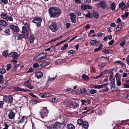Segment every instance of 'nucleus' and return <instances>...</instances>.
I'll use <instances>...</instances> for the list:
<instances>
[{
	"label": "nucleus",
	"mask_w": 129,
	"mask_h": 129,
	"mask_svg": "<svg viewBox=\"0 0 129 129\" xmlns=\"http://www.w3.org/2000/svg\"><path fill=\"white\" fill-rule=\"evenodd\" d=\"M83 122L82 119H80L78 120L77 121V123L79 125H82L83 124Z\"/></svg>",
	"instance_id": "c9c22d12"
},
{
	"label": "nucleus",
	"mask_w": 129,
	"mask_h": 129,
	"mask_svg": "<svg viewBox=\"0 0 129 129\" xmlns=\"http://www.w3.org/2000/svg\"><path fill=\"white\" fill-rule=\"evenodd\" d=\"M15 115V114L11 111L8 114V116L10 119H12L14 118Z\"/></svg>",
	"instance_id": "ddd939ff"
},
{
	"label": "nucleus",
	"mask_w": 129,
	"mask_h": 129,
	"mask_svg": "<svg viewBox=\"0 0 129 129\" xmlns=\"http://www.w3.org/2000/svg\"><path fill=\"white\" fill-rule=\"evenodd\" d=\"M68 52L70 53V54H75V51L73 50H71L69 51Z\"/></svg>",
	"instance_id": "8fccbe9b"
},
{
	"label": "nucleus",
	"mask_w": 129,
	"mask_h": 129,
	"mask_svg": "<svg viewBox=\"0 0 129 129\" xmlns=\"http://www.w3.org/2000/svg\"><path fill=\"white\" fill-rule=\"evenodd\" d=\"M73 106L75 107H77L78 106V104L76 103H73L72 105Z\"/></svg>",
	"instance_id": "4d7b16f0"
},
{
	"label": "nucleus",
	"mask_w": 129,
	"mask_h": 129,
	"mask_svg": "<svg viewBox=\"0 0 129 129\" xmlns=\"http://www.w3.org/2000/svg\"><path fill=\"white\" fill-rule=\"evenodd\" d=\"M47 55V54L45 53H41L35 57L33 59L36 61H42L45 58Z\"/></svg>",
	"instance_id": "f03ea898"
},
{
	"label": "nucleus",
	"mask_w": 129,
	"mask_h": 129,
	"mask_svg": "<svg viewBox=\"0 0 129 129\" xmlns=\"http://www.w3.org/2000/svg\"><path fill=\"white\" fill-rule=\"evenodd\" d=\"M97 6L100 7H102L103 9H105L107 6V4L104 1H100L97 4Z\"/></svg>",
	"instance_id": "6e6552de"
},
{
	"label": "nucleus",
	"mask_w": 129,
	"mask_h": 129,
	"mask_svg": "<svg viewBox=\"0 0 129 129\" xmlns=\"http://www.w3.org/2000/svg\"><path fill=\"white\" fill-rule=\"evenodd\" d=\"M126 61L128 64L129 65V55L127 56L126 59Z\"/></svg>",
	"instance_id": "774afa93"
},
{
	"label": "nucleus",
	"mask_w": 129,
	"mask_h": 129,
	"mask_svg": "<svg viewBox=\"0 0 129 129\" xmlns=\"http://www.w3.org/2000/svg\"><path fill=\"white\" fill-rule=\"evenodd\" d=\"M81 94H83L84 95L88 94V91L85 88H84L82 90L81 89Z\"/></svg>",
	"instance_id": "6ab92c4d"
},
{
	"label": "nucleus",
	"mask_w": 129,
	"mask_h": 129,
	"mask_svg": "<svg viewBox=\"0 0 129 129\" xmlns=\"http://www.w3.org/2000/svg\"><path fill=\"white\" fill-rule=\"evenodd\" d=\"M96 92V90L94 89H91L90 90V93L91 94H94Z\"/></svg>",
	"instance_id": "a18cd8bd"
},
{
	"label": "nucleus",
	"mask_w": 129,
	"mask_h": 129,
	"mask_svg": "<svg viewBox=\"0 0 129 129\" xmlns=\"http://www.w3.org/2000/svg\"><path fill=\"white\" fill-rule=\"evenodd\" d=\"M67 127L68 129H75V126L71 123L68 124Z\"/></svg>",
	"instance_id": "4be33fe9"
},
{
	"label": "nucleus",
	"mask_w": 129,
	"mask_h": 129,
	"mask_svg": "<svg viewBox=\"0 0 129 129\" xmlns=\"http://www.w3.org/2000/svg\"><path fill=\"white\" fill-rule=\"evenodd\" d=\"M66 26L67 28H69L70 26V24L69 23H67L66 24Z\"/></svg>",
	"instance_id": "338daca9"
},
{
	"label": "nucleus",
	"mask_w": 129,
	"mask_h": 129,
	"mask_svg": "<svg viewBox=\"0 0 129 129\" xmlns=\"http://www.w3.org/2000/svg\"><path fill=\"white\" fill-rule=\"evenodd\" d=\"M8 84V82L6 81L5 83L3 84V85L1 86V87L2 88H4L6 87Z\"/></svg>",
	"instance_id": "7c9ffc66"
},
{
	"label": "nucleus",
	"mask_w": 129,
	"mask_h": 129,
	"mask_svg": "<svg viewBox=\"0 0 129 129\" xmlns=\"http://www.w3.org/2000/svg\"><path fill=\"white\" fill-rule=\"evenodd\" d=\"M11 65L10 64H8L7 65V70L8 71L11 68Z\"/></svg>",
	"instance_id": "a19ab883"
},
{
	"label": "nucleus",
	"mask_w": 129,
	"mask_h": 129,
	"mask_svg": "<svg viewBox=\"0 0 129 129\" xmlns=\"http://www.w3.org/2000/svg\"><path fill=\"white\" fill-rule=\"evenodd\" d=\"M128 12H127L125 13L124 15H121V16L122 18L124 19L125 17L126 18H127V17L128 16Z\"/></svg>",
	"instance_id": "f704fd0d"
},
{
	"label": "nucleus",
	"mask_w": 129,
	"mask_h": 129,
	"mask_svg": "<svg viewBox=\"0 0 129 129\" xmlns=\"http://www.w3.org/2000/svg\"><path fill=\"white\" fill-rule=\"evenodd\" d=\"M39 115H41V117L43 118H44V115H45V113L44 112H39Z\"/></svg>",
	"instance_id": "37998d69"
},
{
	"label": "nucleus",
	"mask_w": 129,
	"mask_h": 129,
	"mask_svg": "<svg viewBox=\"0 0 129 129\" xmlns=\"http://www.w3.org/2000/svg\"><path fill=\"white\" fill-rule=\"evenodd\" d=\"M93 17L95 18H98L99 17L98 13L96 12L93 11Z\"/></svg>",
	"instance_id": "b1692460"
},
{
	"label": "nucleus",
	"mask_w": 129,
	"mask_h": 129,
	"mask_svg": "<svg viewBox=\"0 0 129 129\" xmlns=\"http://www.w3.org/2000/svg\"><path fill=\"white\" fill-rule=\"evenodd\" d=\"M39 66V65L37 63H35L33 65V67L34 68H36L37 67H38Z\"/></svg>",
	"instance_id": "6e6d98bb"
},
{
	"label": "nucleus",
	"mask_w": 129,
	"mask_h": 129,
	"mask_svg": "<svg viewBox=\"0 0 129 129\" xmlns=\"http://www.w3.org/2000/svg\"><path fill=\"white\" fill-rule=\"evenodd\" d=\"M35 38L33 36H31L29 38V40H30V42L31 43H34V41L35 40Z\"/></svg>",
	"instance_id": "c756f323"
},
{
	"label": "nucleus",
	"mask_w": 129,
	"mask_h": 129,
	"mask_svg": "<svg viewBox=\"0 0 129 129\" xmlns=\"http://www.w3.org/2000/svg\"><path fill=\"white\" fill-rule=\"evenodd\" d=\"M114 42L113 40H111L108 43L109 45H111L113 44V43Z\"/></svg>",
	"instance_id": "680f3d73"
},
{
	"label": "nucleus",
	"mask_w": 129,
	"mask_h": 129,
	"mask_svg": "<svg viewBox=\"0 0 129 129\" xmlns=\"http://www.w3.org/2000/svg\"><path fill=\"white\" fill-rule=\"evenodd\" d=\"M10 27L12 30L15 32L18 33L19 31V28L17 26L13 24L11 25H10Z\"/></svg>",
	"instance_id": "423d86ee"
},
{
	"label": "nucleus",
	"mask_w": 129,
	"mask_h": 129,
	"mask_svg": "<svg viewBox=\"0 0 129 129\" xmlns=\"http://www.w3.org/2000/svg\"><path fill=\"white\" fill-rule=\"evenodd\" d=\"M100 42L99 41L95 40H92L90 41V43L91 45H94L99 44Z\"/></svg>",
	"instance_id": "4468645a"
},
{
	"label": "nucleus",
	"mask_w": 129,
	"mask_h": 129,
	"mask_svg": "<svg viewBox=\"0 0 129 129\" xmlns=\"http://www.w3.org/2000/svg\"><path fill=\"white\" fill-rule=\"evenodd\" d=\"M83 124L84 127L85 128H87L88 126V124L87 122L86 121H84L83 122Z\"/></svg>",
	"instance_id": "5701e85b"
},
{
	"label": "nucleus",
	"mask_w": 129,
	"mask_h": 129,
	"mask_svg": "<svg viewBox=\"0 0 129 129\" xmlns=\"http://www.w3.org/2000/svg\"><path fill=\"white\" fill-rule=\"evenodd\" d=\"M3 55L5 57H7L8 55V51H5L3 52Z\"/></svg>",
	"instance_id": "4c0bfd02"
},
{
	"label": "nucleus",
	"mask_w": 129,
	"mask_h": 129,
	"mask_svg": "<svg viewBox=\"0 0 129 129\" xmlns=\"http://www.w3.org/2000/svg\"><path fill=\"white\" fill-rule=\"evenodd\" d=\"M22 32L25 38L26 39H28V32L26 27L25 26L22 27Z\"/></svg>",
	"instance_id": "9d476101"
},
{
	"label": "nucleus",
	"mask_w": 129,
	"mask_h": 129,
	"mask_svg": "<svg viewBox=\"0 0 129 129\" xmlns=\"http://www.w3.org/2000/svg\"><path fill=\"white\" fill-rule=\"evenodd\" d=\"M68 47V44H66L64 46L61 48V50H63Z\"/></svg>",
	"instance_id": "ea45409f"
},
{
	"label": "nucleus",
	"mask_w": 129,
	"mask_h": 129,
	"mask_svg": "<svg viewBox=\"0 0 129 129\" xmlns=\"http://www.w3.org/2000/svg\"><path fill=\"white\" fill-rule=\"evenodd\" d=\"M125 40H124L120 44V45L121 46L123 47L125 45Z\"/></svg>",
	"instance_id": "49530a36"
},
{
	"label": "nucleus",
	"mask_w": 129,
	"mask_h": 129,
	"mask_svg": "<svg viewBox=\"0 0 129 129\" xmlns=\"http://www.w3.org/2000/svg\"><path fill=\"white\" fill-rule=\"evenodd\" d=\"M4 104L3 102L2 101H0V108H2Z\"/></svg>",
	"instance_id": "69168bd1"
},
{
	"label": "nucleus",
	"mask_w": 129,
	"mask_h": 129,
	"mask_svg": "<svg viewBox=\"0 0 129 129\" xmlns=\"http://www.w3.org/2000/svg\"><path fill=\"white\" fill-rule=\"evenodd\" d=\"M7 21H13V17L11 16H8L6 19Z\"/></svg>",
	"instance_id": "473e14b6"
},
{
	"label": "nucleus",
	"mask_w": 129,
	"mask_h": 129,
	"mask_svg": "<svg viewBox=\"0 0 129 129\" xmlns=\"http://www.w3.org/2000/svg\"><path fill=\"white\" fill-rule=\"evenodd\" d=\"M82 77L85 81H87L88 80L89 78L88 76L85 74H84L82 75Z\"/></svg>",
	"instance_id": "c85d7f7f"
},
{
	"label": "nucleus",
	"mask_w": 129,
	"mask_h": 129,
	"mask_svg": "<svg viewBox=\"0 0 129 129\" xmlns=\"http://www.w3.org/2000/svg\"><path fill=\"white\" fill-rule=\"evenodd\" d=\"M106 63H101L99 64L98 65V66L100 68V69H102L106 66Z\"/></svg>",
	"instance_id": "cd10ccee"
},
{
	"label": "nucleus",
	"mask_w": 129,
	"mask_h": 129,
	"mask_svg": "<svg viewBox=\"0 0 129 129\" xmlns=\"http://www.w3.org/2000/svg\"><path fill=\"white\" fill-rule=\"evenodd\" d=\"M110 7L112 10H114L115 9V5L114 3H113L110 5Z\"/></svg>",
	"instance_id": "2f4dec72"
},
{
	"label": "nucleus",
	"mask_w": 129,
	"mask_h": 129,
	"mask_svg": "<svg viewBox=\"0 0 129 129\" xmlns=\"http://www.w3.org/2000/svg\"><path fill=\"white\" fill-rule=\"evenodd\" d=\"M125 3H124L122 1L121 3H120L119 4V8H121L123 6L125 5Z\"/></svg>",
	"instance_id": "de8ad7c7"
},
{
	"label": "nucleus",
	"mask_w": 129,
	"mask_h": 129,
	"mask_svg": "<svg viewBox=\"0 0 129 129\" xmlns=\"http://www.w3.org/2000/svg\"><path fill=\"white\" fill-rule=\"evenodd\" d=\"M50 62L49 61L44 62L40 64V65L42 67H45L49 64Z\"/></svg>",
	"instance_id": "a211bd4d"
},
{
	"label": "nucleus",
	"mask_w": 129,
	"mask_h": 129,
	"mask_svg": "<svg viewBox=\"0 0 129 129\" xmlns=\"http://www.w3.org/2000/svg\"><path fill=\"white\" fill-rule=\"evenodd\" d=\"M70 16L72 21V22L75 23L76 22V20L75 19L76 17V15L74 13H71L70 14Z\"/></svg>",
	"instance_id": "1a4fd4ad"
},
{
	"label": "nucleus",
	"mask_w": 129,
	"mask_h": 129,
	"mask_svg": "<svg viewBox=\"0 0 129 129\" xmlns=\"http://www.w3.org/2000/svg\"><path fill=\"white\" fill-rule=\"evenodd\" d=\"M58 100V99H57V100L56 99V98L54 97L53 98H52V101L53 102H56Z\"/></svg>",
	"instance_id": "bf43d9fd"
},
{
	"label": "nucleus",
	"mask_w": 129,
	"mask_h": 129,
	"mask_svg": "<svg viewBox=\"0 0 129 129\" xmlns=\"http://www.w3.org/2000/svg\"><path fill=\"white\" fill-rule=\"evenodd\" d=\"M8 125L7 124L5 123V127L3 129H8Z\"/></svg>",
	"instance_id": "13d9d810"
},
{
	"label": "nucleus",
	"mask_w": 129,
	"mask_h": 129,
	"mask_svg": "<svg viewBox=\"0 0 129 129\" xmlns=\"http://www.w3.org/2000/svg\"><path fill=\"white\" fill-rule=\"evenodd\" d=\"M42 21V19L41 18H38L35 19L32 21L36 24V26L39 27L41 26V23Z\"/></svg>",
	"instance_id": "7ed1b4c3"
},
{
	"label": "nucleus",
	"mask_w": 129,
	"mask_h": 129,
	"mask_svg": "<svg viewBox=\"0 0 129 129\" xmlns=\"http://www.w3.org/2000/svg\"><path fill=\"white\" fill-rule=\"evenodd\" d=\"M4 82V79L3 75H0V83H3Z\"/></svg>",
	"instance_id": "79ce46f5"
},
{
	"label": "nucleus",
	"mask_w": 129,
	"mask_h": 129,
	"mask_svg": "<svg viewBox=\"0 0 129 129\" xmlns=\"http://www.w3.org/2000/svg\"><path fill=\"white\" fill-rule=\"evenodd\" d=\"M49 28L53 32H55L58 29L56 23L53 22L49 26Z\"/></svg>",
	"instance_id": "20e7f679"
},
{
	"label": "nucleus",
	"mask_w": 129,
	"mask_h": 129,
	"mask_svg": "<svg viewBox=\"0 0 129 129\" xmlns=\"http://www.w3.org/2000/svg\"><path fill=\"white\" fill-rule=\"evenodd\" d=\"M1 1L4 4H7L8 3V0H1Z\"/></svg>",
	"instance_id": "603ef678"
},
{
	"label": "nucleus",
	"mask_w": 129,
	"mask_h": 129,
	"mask_svg": "<svg viewBox=\"0 0 129 129\" xmlns=\"http://www.w3.org/2000/svg\"><path fill=\"white\" fill-rule=\"evenodd\" d=\"M115 81L114 79L113 82H111V88L114 89L115 88Z\"/></svg>",
	"instance_id": "a878e982"
},
{
	"label": "nucleus",
	"mask_w": 129,
	"mask_h": 129,
	"mask_svg": "<svg viewBox=\"0 0 129 129\" xmlns=\"http://www.w3.org/2000/svg\"><path fill=\"white\" fill-rule=\"evenodd\" d=\"M8 99L10 103H11L13 102V97L11 95H10L8 96Z\"/></svg>",
	"instance_id": "58836bf2"
},
{
	"label": "nucleus",
	"mask_w": 129,
	"mask_h": 129,
	"mask_svg": "<svg viewBox=\"0 0 129 129\" xmlns=\"http://www.w3.org/2000/svg\"><path fill=\"white\" fill-rule=\"evenodd\" d=\"M49 13L51 17H58L61 13V11L58 8L52 7L49 8Z\"/></svg>",
	"instance_id": "f257e3e1"
},
{
	"label": "nucleus",
	"mask_w": 129,
	"mask_h": 129,
	"mask_svg": "<svg viewBox=\"0 0 129 129\" xmlns=\"http://www.w3.org/2000/svg\"><path fill=\"white\" fill-rule=\"evenodd\" d=\"M31 80L29 79L24 82V85L28 88L31 89H33L34 88V87L31 84Z\"/></svg>",
	"instance_id": "39448f33"
},
{
	"label": "nucleus",
	"mask_w": 129,
	"mask_h": 129,
	"mask_svg": "<svg viewBox=\"0 0 129 129\" xmlns=\"http://www.w3.org/2000/svg\"><path fill=\"white\" fill-rule=\"evenodd\" d=\"M34 71V70L33 68H30L29 69L28 71L26 72V73H29V72H31Z\"/></svg>",
	"instance_id": "09e8293b"
},
{
	"label": "nucleus",
	"mask_w": 129,
	"mask_h": 129,
	"mask_svg": "<svg viewBox=\"0 0 129 129\" xmlns=\"http://www.w3.org/2000/svg\"><path fill=\"white\" fill-rule=\"evenodd\" d=\"M108 84V83H107L106 84H103L100 85H94V86H93L94 87H92L91 88H97L99 89V88L102 87L103 86H106Z\"/></svg>",
	"instance_id": "2eb2a0df"
},
{
	"label": "nucleus",
	"mask_w": 129,
	"mask_h": 129,
	"mask_svg": "<svg viewBox=\"0 0 129 129\" xmlns=\"http://www.w3.org/2000/svg\"><path fill=\"white\" fill-rule=\"evenodd\" d=\"M10 57H12L14 59H16L18 57L17 53L15 52H13L10 53L8 55Z\"/></svg>",
	"instance_id": "0eeeda50"
},
{
	"label": "nucleus",
	"mask_w": 129,
	"mask_h": 129,
	"mask_svg": "<svg viewBox=\"0 0 129 129\" xmlns=\"http://www.w3.org/2000/svg\"><path fill=\"white\" fill-rule=\"evenodd\" d=\"M124 26V24L123 23L119 24L116 27V31L120 30Z\"/></svg>",
	"instance_id": "dca6fc26"
},
{
	"label": "nucleus",
	"mask_w": 129,
	"mask_h": 129,
	"mask_svg": "<svg viewBox=\"0 0 129 129\" xmlns=\"http://www.w3.org/2000/svg\"><path fill=\"white\" fill-rule=\"evenodd\" d=\"M57 75L55 73L51 75L50 76H49L48 78V81H53L54 80L56 77Z\"/></svg>",
	"instance_id": "f8f14e48"
},
{
	"label": "nucleus",
	"mask_w": 129,
	"mask_h": 129,
	"mask_svg": "<svg viewBox=\"0 0 129 129\" xmlns=\"http://www.w3.org/2000/svg\"><path fill=\"white\" fill-rule=\"evenodd\" d=\"M8 24L6 21L3 20H0V25H2L4 26H6Z\"/></svg>",
	"instance_id": "f3484780"
},
{
	"label": "nucleus",
	"mask_w": 129,
	"mask_h": 129,
	"mask_svg": "<svg viewBox=\"0 0 129 129\" xmlns=\"http://www.w3.org/2000/svg\"><path fill=\"white\" fill-rule=\"evenodd\" d=\"M117 84L118 86H120L121 85V82L120 80L118 79H117Z\"/></svg>",
	"instance_id": "c03bdc74"
},
{
	"label": "nucleus",
	"mask_w": 129,
	"mask_h": 129,
	"mask_svg": "<svg viewBox=\"0 0 129 129\" xmlns=\"http://www.w3.org/2000/svg\"><path fill=\"white\" fill-rule=\"evenodd\" d=\"M45 97H49L51 96L52 95L50 93L45 94H44Z\"/></svg>",
	"instance_id": "5fc2aeb1"
},
{
	"label": "nucleus",
	"mask_w": 129,
	"mask_h": 129,
	"mask_svg": "<svg viewBox=\"0 0 129 129\" xmlns=\"http://www.w3.org/2000/svg\"><path fill=\"white\" fill-rule=\"evenodd\" d=\"M35 75L38 78H40L43 76V73H36Z\"/></svg>",
	"instance_id": "393cba45"
},
{
	"label": "nucleus",
	"mask_w": 129,
	"mask_h": 129,
	"mask_svg": "<svg viewBox=\"0 0 129 129\" xmlns=\"http://www.w3.org/2000/svg\"><path fill=\"white\" fill-rule=\"evenodd\" d=\"M62 125L63 124L62 123L57 122L55 123L53 127L55 128H60Z\"/></svg>",
	"instance_id": "9b49d317"
},
{
	"label": "nucleus",
	"mask_w": 129,
	"mask_h": 129,
	"mask_svg": "<svg viewBox=\"0 0 129 129\" xmlns=\"http://www.w3.org/2000/svg\"><path fill=\"white\" fill-rule=\"evenodd\" d=\"M10 32V30L8 27L6 28L5 30V33L7 35H9Z\"/></svg>",
	"instance_id": "bb28decb"
},
{
	"label": "nucleus",
	"mask_w": 129,
	"mask_h": 129,
	"mask_svg": "<svg viewBox=\"0 0 129 129\" xmlns=\"http://www.w3.org/2000/svg\"><path fill=\"white\" fill-rule=\"evenodd\" d=\"M85 16L86 17L90 18L92 17V14L90 12H88L87 14L85 15Z\"/></svg>",
	"instance_id": "e433bc0d"
},
{
	"label": "nucleus",
	"mask_w": 129,
	"mask_h": 129,
	"mask_svg": "<svg viewBox=\"0 0 129 129\" xmlns=\"http://www.w3.org/2000/svg\"><path fill=\"white\" fill-rule=\"evenodd\" d=\"M102 73H101L99 75L95 77L94 78L95 79H98L100 77H101L102 76Z\"/></svg>",
	"instance_id": "0e129e2a"
},
{
	"label": "nucleus",
	"mask_w": 129,
	"mask_h": 129,
	"mask_svg": "<svg viewBox=\"0 0 129 129\" xmlns=\"http://www.w3.org/2000/svg\"><path fill=\"white\" fill-rule=\"evenodd\" d=\"M24 36L21 34H19L18 36V40H22Z\"/></svg>",
	"instance_id": "72a5a7b5"
},
{
	"label": "nucleus",
	"mask_w": 129,
	"mask_h": 129,
	"mask_svg": "<svg viewBox=\"0 0 129 129\" xmlns=\"http://www.w3.org/2000/svg\"><path fill=\"white\" fill-rule=\"evenodd\" d=\"M6 70L5 69L3 68L0 69V73H5Z\"/></svg>",
	"instance_id": "864d4df0"
},
{
	"label": "nucleus",
	"mask_w": 129,
	"mask_h": 129,
	"mask_svg": "<svg viewBox=\"0 0 129 129\" xmlns=\"http://www.w3.org/2000/svg\"><path fill=\"white\" fill-rule=\"evenodd\" d=\"M13 89L15 90L16 91H29V90H24V89H22L21 88H20L19 87H14Z\"/></svg>",
	"instance_id": "aec40b11"
},
{
	"label": "nucleus",
	"mask_w": 129,
	"mask_h": 129,
	"mask_svg": "<svg viewBox=\"0 0 129 129\" xmlns=\"http://www.w3.org/2000/svg\"><path fill=\"white\" fill-rule=\"evenodd\" d=\"M103 52L106 54H107L109 53V51L107 49H105L103 50Z\"/></svg>",
	"instance_id": "052dcab7"
},
{
	"label": "nucleus",
	"mask_w": 129,
	"mask_h": 129,
	"mask_svg": "<svg viewBox=\"0 0 129 129\" xmlns=\"http://www.w3.org/2000/svg\"><path fill=\"white\" fill-rule=\"evenodd\" d=\"M8 16L7 14L5 13L2 12L1 14V17L4 19H6Z\"/></svg>",
	"instance_id": "412c9836"
},
{
	"label": "nucleus",
	"mask_w": 129,
	"mask_h": 129,
	"mask_svg": "<svg viewBox=\"0 0 129 129\" xmlns=\"http://www.w3.org/2000/svg\"><path fill=\"white\" fill-rule=\"evenodd\" d=\"M23 23L25 25V26H26L27 28H28V29H29V25H28L27 23L26 22H24Z\"/></svg>",
	"instance_id": "e2e57ef3"
},
{
	"label": "nucleus",
	"mask_w": 129,
	"mask_h": 129,
	"mask_svg": "<svg viewBox=\"0 0 129 129\" xmlns=\"http://www.w3.org/2000/svg\"><path fill=\"white\" fill-rule=\"evenodd\" d=\"M81 8L83 10H84L86 9H87V6L84 5L81 6Z\"/></svg>",
	"instance_id": "3c124183"
}]
</instances>
